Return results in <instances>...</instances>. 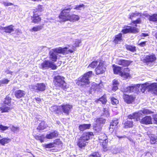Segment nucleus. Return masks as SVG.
I'll return each instance as SVG.
<instances>
[{
	"mask_svg": "<svg viewBox=\"0 0 157 157\" xmlns=\"http://www.w3.org/2000/svg\"><path fill=\"white\" fill-rule=\"evenodd\" d=\"M93 73L92 71H90L84 74L76 80L77 85L82 87L89 85L90 83L89 78L92 77Z\"/></svg>",
	"mask_w": 157,
	"mask_h": 157,
	"instance_id": "7ed1b4c3",
	"label": "nucleus"
},
{
	"mask_svg": "<svg viewBox=\"0 0 157 157\" xmlns=\"http://www.w3.org/2000/svg\"><path fill=\"white\" fill-rule=\"evenodd\" d=\"M122 34L120 33L115 36L113 42L115 44H118L119 42L122 41Z\"/></svg>",
	"mask_w": 157,
	"mask_h": 157,
	"instance_id": "bb28decb",
	"label": "nucleus"
},
{
	"mask_svg": "<svg viewBox=\"0 0 157 157\" xmlns=\"http://www.w3.org/2000/svg\"><path fill=\"white\" fill-rule=\"evenodd\" d=\"M44 10V7L42 5H38L36 7L33 9V13H40Z\"/></svg>",
	"mask_w": 157,
	"mask_h": 157,
	"instance_id": "e433bc0d",
	"label": "nucleus"
},
{
	"mask_svg": "<svg viewBox=\"0 0 157 157\" xmlns=\"http://www.w3.org/2000/svg\"><path fill=\"white\" fill-rule=\"evenodd\" d=\"M140 116L141 114L139 113H134L128 115L127 116V117L129 119H136L137 121L140 120Z\"/></svg>",
	"mask_w": 157,
	"mask_h": 157,
	"instance_id": "6ab92c4d",
	"label": "nucleus"
},
{
	"mask_svg": "<svg viewBox=\"0 0 157 157\" xmlns=\"http://www.w3.org/2000/svg\"><path fill=\"white\" fill-rule=\"evenodd\" d=\"M145 17H148V20L149 21L152 22H156L157 21V14L154 13L150 15L148 14L145 15Z\"/></svg>",
	"mask_w": 157,
	"mask_h": 157,
	"instance_id": "c85d7f7f",
	"label": "nucleus"
},
{
	"mask_svg": "<svg viewBox=\"0 0 157 157\" xmlns=\"http://www.w3.org/2000/svg\"><path fill=\"white\" fill-rule=\"evenodd\" d=\"M84 6H85L83 4H80L76 6H75V8H74V10H80L81 8H82V7H84Z\"/></svg>",
	"mask_w": 157,
	"mask_h": 157,
	"instance_id": "6e6d98bb",
	"label": "nucleus"
},
{
	"mask_svg": "<svg viewBox=\"0 0 157 157\" xmlns=\"http://www.w3.org/2000/svg\"><path fill=\"white\" fill-rule=\"evenodd\" d=\"M53 83L54 86L58 89H61L64 90L68 87L65 81V78L59 75L54 77Z\"/></svg>",
	"mask_w": 157,
	"mask_h": 157,
	"instance_id": "20e7f679",
	"label": "nucleus"
},
{
	"mask_svg": "<svg viewBox=\"0 0 157 157\" xmlns=\"http://www.w3.org/2000/svg\"><path fill=\"white\" fill-rule=\"evenodd\" d=\"M98 100L101 102L103 104H105L107 102V100L105 95H103Z\"/></svg>",
	"mask_w": 157,
	"mask_h": 157,
	"instance_id": "8fccbe9b",
	"label": "nucleus"
},
{
	"mask_svg": "<svg viewBox=\"0 0 157 157\" xmlns=\"http://www.w3.org/2000/svg\"><path fill=\"white\" fill-rule=\"evenodd\" d=\"M25 92L23 90H18L14 92V95L17 99H20L23 97L25 95Z\"/></svg>",
	"mask_w": 157,
	"mask_h": 157,
	"instance_id": "4be33fe9",
	"label": "nucleus"
},
{
	"mask_svg": "<svg viewBox=\"0 0 157 157\" xmlns=\"http://www.w3.org/2000/svg\"><path fill=\"white\" fill-rule=\"evenodd\" d=\"M97 57V56H96L93 58L94 60L89 65L88 68L90 67L92 68H94L96 67L99 62V59L96 60Z\"/></svg>",
	"mask_w": 157,
	"mask_h": 157,
	"instance_id": "5701e85b",
	"label": "nucleus"
},
{
	"mask_svg": "<svg viewBox=\"0 0 157 157\" xmlns=\"http://www.w3.org/2000/svg\"><path fill=\"white\" fill-rule=\"evenodd\" d=\"M47 127L46 122L44 121H42L38 126L37 129L39 131L43 130L46 129Z\"/></svg>",
	"mask_w": 157,
	"mask_h": 157,
	"instance_id": "7c9ffc66",
	"label": "nucleus"
},
{
	"mask_svg": "<svg viewBox=\"0 0 157 157\" xmlns=\"http://www.w3.org/2000/svg\"><path fill=\"white\" fill-rule=\"evenodd\" d=\"M140 14V13H132L129 14L128 18L129 19L132 20L133 18L138 16Z\"/></svg>",
	"mask_w": 157,
	"mask_h": 157,
	"instance_id": "de8ad7c7",
	"label": "nucleus"
},
{
	"mask_svg": "<svg viewBox=\"0 0 157 157\" xmlns=\"http://www.w3.org/2000/svg\"><path fill=\"white\" fill-rule=\"evenodd\" d=\"M40 67L43 69H47L51 68L52 70H54L57 68V66L54 63L48 60L44 61L40 64Z\"/></svg>",
	"mask_w": 157,
	"mask_h": 157,
	"instance_id": "0eeeda50",
	"label": "nucleus"
},
{
	"mask_svg": "<svg viewBox=\"0 0 157 157\" xmlns=\"http://www.w3.org/2000/svg\"><path fill=\"white\" fill-rule=\"evenodd\" d=\"M11 139L8 137L3 138L0 139V145L5 146L6 144H7L10 142Z\"/></svg>",
	"mask_w": 157,
	"mask_h": 157,
	"instance_id": "f704fd0d",
	"label": "nucleus"
},
{
	"mask_svg": "<svg viewBox=\"0 0 157 157\" xmlns=\"http://www.w3.org/2000/svg\"><path fill=\"white\" fill-rule=\"evenodd\" d=\"M108 140H105V141H103V142L101 143V145L104 151H106L108 150Z\"/></svg>",
	"mask_w": 157,
	"mask_h": 157,
	"instance_id": "79ce46f5",
	"label": "nucleus"
},
{
	"mask_svg": "<svg viewBox=\"0 0 157 157\" xmlns=\"http://www.w3.org/2000/svg\"><path fill=\"white\" fill-rule=\"evenodd\" d=\"M118 123L117 120L112 121L110 123L109 130L110 131L113 132L115 127L117 125Z\"/></svg>",
	"mask_w": 157,
	"mask_h": 157,
	"instance_id": "473e14b6",
	"label": "nucleus"
},
{
	"mask_svg": "<svg viewBox=\"0 0 157 157\" xmlns=\"http://www.w3.org/2000/svg\"><path fill=\"white\" fill-rule=\"evenodd\" d=\"M148 34L147 33H142L141 35L140 36L146 37L148 36Z\"/></svg>",
	"mask_w": 157,
	"mask_h": 157,
	"instance_id": "338daca9",
	"label": "nucleus"
},
{
	"mask_svg": "<svg viewBox=\"0 0 157 157\" xmlns=\"http://www.w3.org/2000/svg\"><path fill=\"white\" fill-rule=\"evenodd\" d=\"M125 48L127 50L131 52H134L136 51V47L131 45L126 44L125 45Z\"/></svg>",
	"mask_w": 157,
	"mask_h": 157,
	"instance_id": "4c0bfd02",
	"label": "nucleus"
},
{
	"mask_svg": "<svg viewBox=\"0 0 157 157\" xmlns=\"http://www.w3.org/2000/svg\"><path fill=\"white\" fill-rule=\"evenodd\" d=\"M119 84L118 81L116 79H114L112 82L113 87L112 90L115 91L118 89V86Z\"/></svg>",
	"mask_w": 157,
	"mask_h": 157,
	"instance_id": "ea45409f",
	"label": "nucleus"
},
{
	"mask_svg": "<svg viewBox=\"0 0 157 157\" xmlns=\"http://www.w3.org/2000/svg\"><path fill=\"white\" fill-rule=\"evenodd\" d=\"M111 103L112 104L114 105H117L119 103V100L114 97H112L110 98Z\"/></svg>",
	"mask_w": 157,
	"mask_h": 157,
	"instance_id": "49530a36",
	"label": "nucleus"
},
{
	"mask_svg": "<svg viewBox=\"0 0 157 157\" xmlns=\"http://www.w3.org/2000/svg\"><path fill=\"white\" fill-rule=\"evenodd\" d=\"M152 118L151 116H146L140 119V122L141 124L145 125L152 124Z\"/></svg>",
	"mask_w": 157,
	"mask_h": 157,
	"instance_id": "ddd939ff",
	"label": "nucleus"
},
{
	"mask_svg": "<svg viewBox=\"0 0 157 157\" xmlns=\"http://www.w3.org/2000/svg\"><path fill=\"white\" fill-rule=\"evenodd\" d=\"M11 98L9 95H7L3 102L4 105L10 106L11 105Z\"/></svg>",
	"mask_w": 157,
	"mask_h": 157,
	"instance_id": "58836bf2",
	"label": "nucleus"
},
{
	"mask_svg": "<svg viewBox=\"0 0 157 157\" xmlns=\"http://www.w3.org/2000/svg\"><path fill=\"white\" fill-rule=\"evenodd\" d=\"M16 32L17 33H21V30L19 29H17L16 30Z\"/></svg>",
	"mask_w": 157,
	"mask_h": 157,
	"instance_id": "774afa93",
	"label": "nucleus"
},
{
	"mask_svg": "<svg viewBox=\"0 0 157 157\" xmlns=\"http://www.w3.org/2000/svg\"><path fill=\"white\" fill-rule=\"evenodd\" d=\"M112 66L113 67V73L114 74L118 75H120V74H121V72L122 67L114 64Z\"/></svg>",
	"mask_w": 157,
	"mask_h": 157,
	"instance_id": "393cba45",
	"label": "nucleus"
},
{
	"mask_svg": "<svg viewBox=\"0 0 157 157\" xmlns=\"http://www.w3.org/2000/svg\"><path fill=\"white\" fill-rule=\"evenodd\" d=\"M147 89L152 91L154 94L157 95V83L153 82L148 85L146 84H144L141 85L140 89L142 92H144Z\"/></svg>",
	"mask_w": 157,
	"mask_h": 157,
	"instance_id": "39448f33",
	"label": "nucleus"
},
{
	"mask_svg": "<svg viewBox=\"0 0 157 157\" xmlns=\"http://www.w3.org/2000/svg\"><path fill=\"white\" fill-rule=\"evenodd\" d=\"M58 53L54 48L49 52V56L50 59L53 62H56L57 59Z\"/></svg>",
	"mask_w": 157,
	"mask_h": 157,
	"instance_id": "dca6fc26",
	"label": "nucleus"
},
{
	"mask_svg": "<svg viewBox=\"0 0 157 157\" xmlns=\"http://www.w3.org/2000/svg\"><path fill=\"white\" fill-rule=\"evenodd\" d=\"M72 9L73 6L70 5L61 10L58 16L59 22H65L68 21L75 22L79 20V17L78 15L70 14L71 11Z\"/></svg>",
	"mask_w": 157,
	"mask_h": 157,
	"instance_id": "f257e3e1",
	"label": "nucleus"
},
{
	"mask_svg": "<svg viewBox=\"0 0 157 157\" xmlns=\"http://www.w3.org/2000/svg\"><path fill=\"white\" fill-rule=\"evenodd\" d=\"M44 24L40 25H37L33 27L30 30L32 32H37L42 29L44 28Z\"/></svg>",
	"mask_w": 157,
	"mask_h": 157,
	"instance_id": "a19ab883",
	"label": "nucleus"
},
{
	"mask_svg": "<svg viewBox=\"0 0 157 157\" xmlns=\"http://www.w3.org/2000/svg\"><path fill=\"white\" fill-rule=\"evenodd\" d=\"M106 69L105 61L101 59H99V63L95 70V74L97 75L102 74L105 73Z\"/></svg>",
	"mask_w": 157,
	"mask_h": 157,
	"instance_id": "423d86ee",
	"label": "nucleus"
},
{
	"mask_svg": "<svg viewBox=\"0 0 157 157\" xmlns=\"http://www.w3.org/2000/svg\"><path fill=\"white\" fill-rule=\"evenodd\" d=\"M43 147L45 148H50L55 147L54 143H51L47 144H45L43 145Z\"/></svg>",
	"mask_w": 157,
	"mask_h": 157,
	"instance_id": "3c124183",
	"label": "nucleus"
},
{
	"mask_svg": "<svg viewBox=\"0 0 157 157\" xmlns=\"http://www.w3.org/2000/svg\"><path fill=\"white\" fill-rule=\"evenodd\" d=\"M149 141L151 144H154L157 142V136L154 134H149Z\"/></svg>",
	"mask_w": 157,
	"mask_h": 157,
	"instance_id": "c9c22d12",
	"label": "nucleus"
},
{
	"mask_svg": "<svg viewBox=\"0 0 157 157\" xmlns=\"http://www.w3.org/2000/svg\"><path fill=\"white\" fill-rule=\"evenodd\" d=\"M122 98L124 102L127 104H132L135 101L136 97L132 95H128L124 94L122 95Z\"/></svg>",
	"mask_w": 157,
	"mask_h": 157,
	"instance_id": "6e6552de",
	"label": "nucleus"
},
{
	"mask_svg": "<svg viewBox=\"0 0 157 157\" xmlns=\"http://www.w3.org/2000/svg\"><path fill=\"white\" fill-rule=\"evenodd\" d=\"M144 114L147 115L152 113L153 112L148 109H143L142 112Z\"/></svg>",
	"mask_w": 157,
	"mask_h": 157,
	"instance_id": "864d4df0",
	"label": "nucleus"
},
{
	"mask_svg": "<svg viewBox=\"0 0 157 157\" xmlns=\"http://www.w3.org/2000/svg\"><path fill=\"white\" fill-rule=\"evenodd\" d=\"M94 136L93 132H84L80 137L81 138L88 142Z\"/></svg>",
	"mask_w": 157,
	"mask_h": 157,
	"instance_id": "f8f14e48",
	"label": "nucleus"
},
{
	"mask_svg": "<svg viewBox=\"0 0 157 157\" xmlns=\"http://www.w3.org/2000/svg\"><path fill=\"white\" fill-rule=\"evenodd\" d=\"M19 130V128L15 127L13 126L12 128V130L13 132H15Z\"/></svg>",
	"mask_w": 157,
	"mask_h": 157,
	"instance_id": "e2e57ef3",
	"label": "nucleus"
},
{
	"mask_svg": "<svg viewBox=\"0 0 157 157\" xmlns=\"http://www.w3.org/2000/svg\"><path fill=\"white\" fill-rule=\"evenodd\" d=\"M101 154L98 151H95L89 155L90 157H101Z\"/></svg>",
	"mask_w": 157,
	"mask_h": 157,
	"instance_id": "09e8293b",
	"label": "nucleus"
},
{
	"mask_svg": "<svg viewBox=\"0 0 157 157\" xmlns=\"http://www.w3.org/2000/svg\"><path fill=\"white\" fill-rule=\"evenodd\" d=\"M54 143V145L56 144L57 145H59L62 144V142L60 140V139L57 138L55 139L54 142L53 143Z\"/></svg>",
	"mask_w": 157,
	"mask_h": 157,
	"instance_id": "5fc2aeb1",
	"label": "nucleus"
},
{
	"mask_svg": "<svg viewBox=\"0 0 157 157\" xmlns=\"http://www.w3.org/2000/svg\"><path fill=\"white\" fill-rule=\"evenodd\" d=\"M6 73L7 74H10L11 75H12L13 72L12 71H10L8 70H7L6 71Z\"/></svg>",
	"mask_w": 157,
	"mask_h": 157,
	"instance_id": "69168bd1",
	"label": "nucleus"
},
{
	"mask_svg": "<svg viewBox=\"0 0 157 157\" xmlns=\"http://www.w3.org/2000/svg\"><path fill=\"white\" fill-rule=\"evenodd\" d=\"M91 125L90 124H80L78 126V129L80 131H83L90 128Z\"/></svg>",
	"mask_w": 157,
	"mask_h": 157,
	"instance_id": "cd10ccee",
	"label": "nucleus"
},
{
	"mask_svg": "<svg viewBox=\"0 0 157 157\" xmlns=\"http://www.w3.org/2000/svg\"><path fill=\"white\" fill-rule=\"evenodd\" d=\"M41 15L38 13H33V15L31 17L32 22L34 24L40 23L42 20Z\"/></svg>",
	"mask_w": 157,
	"mask_h": 157,
	"instance_id": "4468645a",
	"label": "nucleus"
},
{
	"mask_svg": "<svg viewBox=\"0 0 157 157\" xmlns=\"http://www.w3.org/2000/svg\"><path fill=\"white\" fill-rule=\"evenodd\" d=\"M80 43V42L78 40L75 41L74 43L75 47H79V43Z\"/></svg>",
	"mask_w": 157,
	"mask_h": 157,
	"instance_id": "680f3d73",
	"label": "nucleus"
},
{
	"mask_svg": "<svg viewBox=\"0 0 157 157\" xmlns=\"http://www.w3.org/2000/svg\"><path fill=\"white\" fill-rule=\"evenodd\" d=\"M105 119L102 117L97 118L95 119V121L96 122V123L100 124V125L105 124Z\"/></svg>",
	"mask_w": 157,
	"mask_h": 157,
	"instance_id": "37998d69",
	"label": "nucleus"
},
{
	"mask_svg": "<svg viewBox=\"0 0 157 157\" xmlns=\"http://www.w3.org/2000/svg\"><path fill=\"white\" fill-rule=\"evenodd\" d=\"M141 23V20L140 18H138L135 20L132 21L130 25L134 24V26L132 27L128 25H125L124 29L121 30V32L125 34L128 33H136L139 32V30L137 28V24H140Z\"/></svg>",
	"mask_w": 157,
	"mask_h": 157,
	"instance_id": "f03ea898",
	"label": "nucleus"
},
{
	"mask_svg": "<svg viewBox=\"0 0 157 157\" xmlns=\"http://www.w3.org/2000/svg\"><path fill=\"white\" fill-rule=\"evenodd\" d=\"M35 138L36 140H39L41 143H42L44 141L45 137L44 134H42L40 136L36 135L35 136Z\"/></svg>",
	"mask_w": 157,
	"mask_h": 157,
	"instance_id": "c03bdc74",
	"label": "nucleus"
},
{
	"mask_svg": "<svg viewBox=\"0 0 157 157\" xmlns=\"http://www.w3.org/2000/svg\"><path fill=\"white\" fill-rule=\"evenodd\" d=\"M156 60V57L155 54L152 53L151 54L147 55L143 59L144 63L147 64L152 63Z\"/></svg>",
	"mask_w": 157,
	"mask_h": 157,
	"instance_id": "9b49d317",
	"label": "nucleus"
},
{
	"mask_svg": "<svg viewBox=\"0 0 157 157\" xmlns=\"http://www.w3.org/2000/svg\"><path fill=\"white\" fill-rule=\"evenodd\" d=\"M9 127L6 126H4L2 124L0 125V129L2 131H5L8 129Z\"/></svg>",
	"mask_w": 157,
	"mask_h": 157,
	"instance_id": "13d9d810",
	"label": "nucleus"
},
{
	"mask_svg": "<svg viewBox=\"0 0 157 157\" xmlns=\"http://www.w3.org/2000/svg\"><path fill=\"white\" fill-rule=\"evenodd\" d=\"M1 84H7L10 82V80L7 78H4L2 80H0Z\"/></svg>",
	"mask_w": 157,
	"mask_h": 157,
	"instance_id": "4d7b16f0",
	"label": "nucleus"
},
{
	"mask_svg": "<svg viewBox=\"0 0 157 157\" xmlns=\"http://www.w3.org/2000/svg\"><path fill=\"white\" fill-rule=\"evenodd\" d=\"M61 110L63 113L68 115L71 109L73 108V106L69 104H62L61 105Z\"/></svg>",
	"mask_w": 157,
	"mask_h": 157,
	"instance_id": "9d476101",
	"label": "nucleus"
},
{
	"mask_svg": "<svg viewBox=\"0 0 157 157\" xmlns=\"http://www.w3.org/2000/svg\"><path fill=\"white\" fill-rule=\"evenodd\" d=\"M11 109L10 107L3 105L0 107V112L1 113H8Z\"/></svg>",
	"mask_w": 157,
	"mask_h": 157,
	"instance_id": "2f4dec72",
	"label": "nucleus"
},
{
	"mask_svg": "<svg viewBox=\"0 0 157 157\" xmlns=\"http://www.w3.org/2000/svg\"><path fill=\"white\" fill-rule=\"evenodd\" d=\"M132 61L123 59H117V60L116 63L119 65L124 67L129 66Z\"/></svg>",
	"mask_w": 157,
	"mask_h": 157,
	"instance_id": "f3484780",
	"label": "nucleus"
},
{
	"mask_svg": "<svg viewBox=\"0 0 157 157\" xmlns=\"http://www.w3.org/2000/svg\"><path fill=\"white\" fill-rule=\"evenodd\" d=\"M93 129L96 133H99L102 130V125L96 123L93 124Z\"/></svg>",
	"mask_w": 157,
	"mask_h": 157,
	"instance_id": "c756f323",
	"label": "nucleus"
},
{
	"mask_svg": "<svg viewBox=\"0 0 157 157\" xmlns=\"http://www.w3.org/2000/svg\"><path fill=\"white\" fill-rule=\"evenodd\" d=\"M88 142L85 141L80 137L77 138V140L76 142L77 145L79 148L81 149H84L86 146Z\"/></svg>",
	"mask_w": 157,
	"mask_h": 157,
	"instance_id": "2eb2a0df",
	"label": "nucleus"
},
{
	"mask_svg": "<svg viewBox=\"0 0 157 157\" xmlns=\"http://www.w3.org/2000/svg\"><path fill=\"white\" fill-rule=\"evenodd\" d=\"M58 54H62L65 55L68 54V48L66 47L63 48L59 47L55 48Z\"/></svg>",
	"mask_w": 157,
	"mask_h": 157,
	"instance_id": "412c9836",
	"label": "nucleus"
},
{
	"mask_svg": "<svg viewBox=\"0 0 157 157\" xmlns=\"http://www.w3.org/2000/svg\"><path fill=\"white\" fill-rule=\"evenodd\" d=\"M135 86H128L126 87L125 92H126L131 93L133 91Z\"/></svg>",
	"mask_w": 157,
	"mask_h": 157,
	"instance_id": "603ef678",
	"label": "nucleus"
},
{
	"mask_svg": "<svg viewBox=\"0 0 157 157\" xmlns=\"http://www.w3.org/2000/svg\"><path fill=\"white\" fill-rule=\"evenodd\" d=\"M31 88L37 92L44 91L46 89V86L45 84L43 83H37L35 85L31 86Z\"/></svg>",
	"mask_w": 157,
	"mask_h": 157,
	"instance_id": "1a4fd4ad",
	"label": "nucleus"
},
{
	"mask_svg": "<svg viewBox=\"0 0 157 157\" xmlns=\"http://www.w3.org/2000/svg\"><path fill=\"white\" fill-rule=\"evenodd\" d=\"M35 99L36 100V102L38 103L40 102L41 101V99L39 98H35Z\"/></svg>",
	"mask_w": 157,
	"mask_h": 157,
	"instance_id": "0e129e2a",
	"label": "nucleus"
},
{
	"mask_svg": "<svg viewBox=\"0 0 157 157\" xmlns=\"http://www.w3.org/2000/svg\"><path fill=\"white\" fill-rule=\"evenodd\" d=\"M153 119L154 124H157V114H155L153 116Z\"/></svg>",
	"mask_w": 157,
	"mask_h": 157,
	"instance_id": "052dcab7",
	"label": "nucleus"
},
{
	"mask_svg": "<svg viewBox=\"0 0 157 157\" xmlns=\"http://www.w3.org/2000/svg\"><path fill=\"white\" fill-rule=\"evenodd\" d=\"M59 136V132L56 130L50 132L49 134H47L46 138L48 139H51L57 137Z\"/></svg>",
	"mask_w": 157,
	"mask_h": 157,
	"instance_id": "aec40b11",
	"label": "nucleus"
},
{
	"mask_svg": "<svg viewBox=\"0 0 157 157\" xmlns=\"http://www.w3.org/2000/svg\"><path fill=\"white\" fill-rule=\"evenodd\" d=\"M130 70L129 68L128 67L124 68L123 69V71H121V74H120V76L126 79H127L128 77L130 76Z\"/></svg>",
	"mask_w": 157,
	"mask_h": 157,
	"instance_id": "a211bd4d",
	"label": "nucleus"
},
{
	"mask_svg": "<svg viewBox=\"0 0 157 157\" xmlns=\"http://www.w3.org/2000/svg\"><path fill=\"white\" fill-rule=\"evenodd\" d=\"M61 105H53L51 107V111L52 112L59 114L61 113Z\"/></svg>",
	"mask_w": 157,
	"mask_h": 157,
	"instance_id": "b1692460",
	"label": "nucleus"
},
{
	"mask_svg": "<svg viewBox=\"0 0 157 157\" xmlns=\"http://www.w3.org/2000/svg\"><path fill=\"white\" fill-rule=\"evenodd\" d=\"M98 140L100 141H105L108 140L106 135L103 133H101L98 137Z\"/></svg>",
	"mask_w": 157,
	"mask_h": 157,
	"instance_id": "a18cd8bd",
	"label": "nucleus"
},
{
	"mask_svg": "<svg viewBox=\"0 0 157 157\" xmlns=\"http://www.w3.org/2000/svg\"><path fill=\"white\" fill-rule=\"evenodd\" d=\"M123 124L124 128H132L133 126V122L132 121L127 120Z\"/></svg>",
	"mask_w": 157,
	"mask_h": 157,
	"instance_id": "72a5a7b5",
	"label": "nucleus"
},
{
	"mask_svg": "<svg viewBox=\"0 0 157 157\" xmlns=\"http://www.w3.org/2000/svg\"><path fill=\"white\" fill-rule=\"evenodd\" d=\"M14 26L11 25L5 27H2L0 28L2 30H4V32L6 33H10L14 31Z\"/></svg>",
	"mask_w": 157,
	"mask_h": 157,
	"instance_id": "a878e982",
	"label": "nucleus"
},
{
	"mask_svg": "<svg viewBox=\"0 0 157 157\" xmlns=\"http://www.w3.org/2000/svg\"><path fill=\"white\" fill-rule=\"evenodd\" d=\"M147 41H144L141 42L140 43L138 44V45L141 47H144L146 45V43Z\"/></svg>",
	"mask_w": 157,
	"mask_h": 157,
	"instance_id": "bf43d9fd",
	"label": "nucleus"
}]
</instances>
